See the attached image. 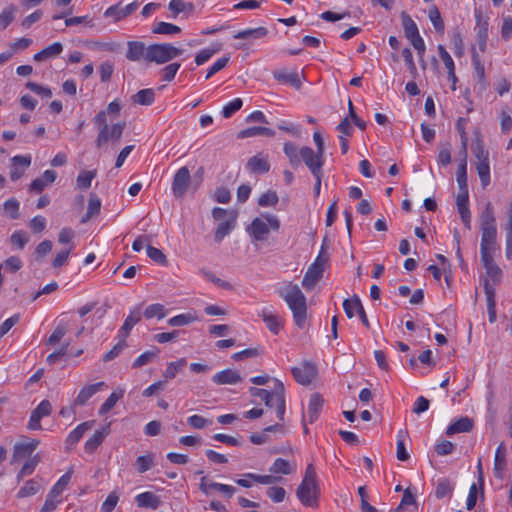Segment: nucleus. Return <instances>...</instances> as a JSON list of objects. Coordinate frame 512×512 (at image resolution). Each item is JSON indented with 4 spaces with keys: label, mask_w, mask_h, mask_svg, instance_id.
<instances>
[{
    "label": "nucleus",
    "mask_w": 512,
    "mask_h": 512,
    "mask_svg": "<svg viewBox=\"0 0 512 512\" xmlns=\"http://www.w3.org/2000/svg\"><path fill=\"white\" fill-rule=\"evenodd\" d=\"M126 127L125 122H118L113 125H104L99 130L95 145L97 148H102L109 141L118 143L122 137L123 131Z\"/></svg>",
    "instance_id": "nucleus-8"
},
{
    "label": "nucleus",
    "mask_w": 512,
    "mask_h": 512,
    "mask_svg": "<svg viewBox=\"0 0 512 512\" xmlns=\"http://www.w3.org/2000/svg\"><path fill=\"white\" fill-rule=\"evenodd\" d=\"M243 101L241 98H236L223 107L222 114L224 118H230L235 112L241 109Z\"/></svg>",
    "instance_id": "nucleus-60"
},
{
    "label": "nucleus",
    "mask_w": 512,
    "mask_h": 512,
    "mask_svg": "<svg viewBox=\"0 0 512 512\" xmlns=\"http://www.w3.org/2000/svg\"><path fill=\"white\" fill-rule=\"evenodd\" d=\"M401 21L404 30L405 37L411 41V39H416L420 37L418 27L414 20L406 13H401Z\"/></svg>",
    "instance_id": "nucleus-29"
},
{
    "label": "nucleus",
    "mask_w": 512,
    "mask_h": 512,
    "mask_svg": "<svg viewBox=\"0 0 512 512\" xmlns=\"http://www.w3.org/2000/svg\"><path fill=\"white\" fill-rule=\"evenodd\" d=\"M143 316L146 319L158 318L162 319L165 317V308L162 304L156 303L149 305L143 312Z\"/></svg>",
    "instance_id": "nucleus-53"
},
{
    "label": "nucleus",
    "mask_w": 512,
    "mask_h": 512,
    "mask_svg": "<svg viewBox=\"0 0 512 512\" xmlns=\"http://www.w3.org/2000/svg\"><path fill=\"white\" fill-rule=\"evenodd\" d=\"M187 364L185 358H180L177 361L169 362L165 371L163 372V377L166 381L172 380L176 377L177 373L180 372Z\"/></svg>",
    "instance_id": "nucleus-36"
},
{
    "label": "nucleus",
    "mask_w": 512,
    "mask_h": 512,
    "mask_svg": "<svg viewBox=\"0 0 512 512\" xmlns=\"http://www.w3.org/2000/svg\"><path fill=\"white\" fill-rule=\"evenodd\" d=\"M476 170L483 188H486L490 184L489 160L477 161Z\"/></svg>",
    "instance_id": "nucleus-45"
},
{
    "label": "nucleus",
    "mask_w": 512,
    "mask_h": 512,
    "mask_svg": "<svg viewBox=\"0 0 512 512\" xmlns=\"http://www.w3.org/2000/svg\"><path fill=\"white\" fill-rule=\"evenodd\" d=\"M291 372L299 384L307 386L316 377L317 368L312 362L305 361L299 367H292Z\"/></svg>",
    "instance_id": "nucleus-10"
},
{
    "label": "nucleus",
    "mask_w": 512,
    "mask_h": 512,
    "mask_svg": "<svg viewBox=\"0 0 512 512\" xmlns=\"http://www.w3.org/2000/svg\"><path fill=\"white\" fill-rule=\"evenodd\" d=\"M38 444L39 442L36 440L16 443L13 449L11 463L13 464L25 457L30 456L37 448Z\"/></svg>",
    "instance_id": "nucleus-16"
},
{
    "label": "nucleus",
    "mask_w": 512,
    "mask_h": 512,
    "mask_svg": "<svg viewBox=\"0 0 512 512\" xmlns=\"http://www.w3.org/2000/svg\"><path fill=\"white\" fill-rule=\"evenodd\" d=\"M109 434L108 427H104L94 432V434L85 442L84 449L88 453H93Z\"/></svg>",
    "instance_id": "nucleus-28"
},
{
    "label": "nucleus",
    "mask_w": 512,
    "mask_h": 512,
    "mask_svg": "<svg viewBox=\"0 0 512 512\" xmlns=\"http://www.w3.org/2000/svg\"><path fill=\"white\" fill-rule=\"evenodd\" d=\"M273 76L277 81L289 84L295 89H299L301 87V80L298 72L296 71L276 70L274 71Z\"/></svg>",
    "instance_id": "nucleus-25"
},
{
    "label": "nucleus",
    "mask_w": 512,
    "mask_h": 512,
    "mask_svg": "<svg viewBox=\"0 0 512 512\" xmlns=\"http://www.w3.org/2000/svg\"><path fill=\"white\" fill-rule=\"evenodd\" d=\"M328 263V256L324 252V246H322L319 255L315 261L308 267L303 280L302 286L306 290H312L316 283L322 278Z\"/></svg>",
    "instance_id": "nucleus-5"
},
{
    "label": "nucleus",
    "mask_w": 512,
    "mask_h": 512,
    "mask_svg": "<svg viewBox=\"0 0 512 512\" xmlns=\"http://www.w3.org/2000/svg\"><path fill=\"white\" fill-rule=\"evenodd\" d=\"M405 436L406 432L403 430H400L397 434V459L399 461H407L410 458V454L405 447Z\"/></svg>",
    "instance_id": "nucleus-52"
},
{
    "label": "nucleus",
    "mask_w": 512,
    "mask_h": 512,
    "mask_svg": "<svg viewBox=\"0 0 512 512\" xmlns=\"http://www.w3.org/2000/svg\"><path fill=\"white\" fill-rule=\"evenodd\" d=\"M429 18L432 22L436 31L443 33L444 32V22L442 20L441 14L437 7H433L429 10Z\"/></svg>",
    "instance_id": "nucleus-58"
},
{
    "label": "nucleus",
    "mask_w": 512,
    "mask_h": 512,
    "mask_svg": "<svg viewBox=\"0 0 512 512\" xmlns=\"http://www.w3.org/2000/svg\"><path fill=\"white\" fill-rule=\"evenodd\" d=\"M473 420L469 417H461L457 421L451 423L446 429V434L451 436L456 433L470 432L473 429Z\"/></svg>",
    "instance_id": "nucleus-26"
},
{
    "label": "nucleus",
    "mask_w": 512,
    "mask_h": 512,
    "mask_svg": "<svg viewBox=\"0 0 512 512\" xmlns=\"http://www.w3.org/2000/svg\"><path fill=\"white\" fill-rule=\"evenodd\" d=\"M126 58L130 61L146 60L148 62V46L141 41L127 42Z\"/></svg>",
    "instance_id": "nucleus-14"
},
{
    "label": "nucleus",
    "mask_w": 512,
    "mask_h": 512,
    "mask_svg": "<svg viewBox=\"0 0 512 512\" xmlns=\"http://www.w3.org/2000/svg\"><path fill=\"white\" fill-rule=\"evenodd\" d=\"M221 49L220 44L207 49L199 51L195 56V63L199 66L206 63L214 54L218 53Z\"/></svg>",
    "instance_id": "nucleus-51"
},
{
    "label": "nucleus",
    "mask_w": 512,
    "mask_h": 512,
    "mask_svg": "<svg viewBox=\"0 0 512 512\" xmlns=\"http://www.w3.org/2000/svg\"><path fill=\"white\" fill-rule=\"evenodd\" d=\"M259 316L262 318L266 327L269 329L271 333L277 335L280 332V329L282 327V321L277 314L264 308L259 313Z\"/></svg>",
    "instance_id": "nucleus-21"
},
{
    "label": "nucleus",
    "mask_w": 512,
    "mask_h": 512,
    "mask_svg": "<svg viewBox=\"0 0 512 512\" xmlns=\"http://www.w3.org/2000/svg\"><path fill=\"white\" fill-rule=\"evenodd\" d=\"M16 11L17 8L13 5L3 9V11L0 13V27L2 29L7 28L14 20Z\"/></svg>",
    "instance_id": "nucleus-55"
},
{
    "label": "nucleus",
    "mask_w": 512,
    "mask_h": 512,
    "mask_svg": "<svg viewBox=\"0 0 512 512\" xmlns=\"http://www.w3.org/2000/svg\"><path fill=\"white\" fill-rule=\"evenodd\" d=\"M123 391H120L119 393L113 392L101 405L100 407V413L104 414L109 412L116 403L123 397Z\"/></svg>",
    "instance_id": "nucleus-57"
},
{
    "label": "nucleus",
    "mask_w": 512,
    "mask_h": 512,
    "mask_svg": "<svg viewBox=\"0 0 512 512\" xmlns=\"http://www.w3.org/2000/svg\"><path fill=\"white\" fill-rule=\"evenodd\" d=\"M457 182L459 190H466L467 188V160H463L457 170Z\"/></svg>",
    "instance_id": "nucleus-59"
},
{
    "label": "nucleus",
    "mask_w": 512,
    "mask_h": 512,
    "mask_svg": "<svg viewBox=\"0 0 512 512\" xmlns=\"http://www.w3.org/2000/svg\"><path fill=\"white\" fill-rule=\"evenodd\" d=\"M68 330L69 324L67 322L60 321L54 329L53 333L47 339L46 344L52 345L58 343L65 336Z\"/></svg>",
    "instance_id": "nucleus-48"
},
{
    "label": "nucleus",
    "mask_w": 512,
    "mask_h": 512,
    "mask_svg": "<svg viewBox=\"0 0 512 512\" xmlns=\"http://www.w3.org/2000/svg\"><path fill=\"white\" fill-rule=\"evenodd\" d=\"M268 35V30L265 27H257L254 29H246L237 32L234 35L235 39H261Z\"/></svg>",
    "instance_id": "nucleus-37"
},
{
    "label": "nucleus",
    "mask_w": 512,
    "mask_h": 512,
    "mask_svg": "<svg viewBox=\"0 0 512 512\" xmlns=\"http://www.w3.org/2000/svg\"><path fill=\"white\" fill-rule=\"evenodd\" d=\"M320 488L317 481V474L313 464L306 467L305 475L296 489V496L306 507H317Z\"/></svg>",
    "instance_id": "nucleus-2"
},
{
    "label": "nucleus",
    "mask_w": 512,
    "mask_h": 512,
    "mask_svg": "<svg viewBox=\"0 0 512 512\" xmlns=\"http://www.w3.org/2000/svg\"><path fill=\"white\" fill-rule=\"evenodd\" d=\"M93 424H94L93 421H86V422L79 424L74 430H72L68 434V436L66 438V443L68 445L76 444L82 438L84 433L93 427Z\"/></svg>",
    "instance_id": "nucleus-31"
},
{
    "label": "nucleus",
    "mask_w": 512,
    "mask_h": 512,
    "mask_svg": "<svg viewBox=\"0 0 512 512\" xmlns=\"http://www.w3.org/2000/svg\"><path fill=\"white\" fill-rule=\"evenodd\" d=\"M154 456L152 453H147L145 455L139 456L135 463L134 467L138 473H144L151 469L154 466Z\"/></svg>",
    "instance_id": "nucleus-46"
},
{
    "label": "nucleus",
    "mask_w": 512,
    "mask_h": 512,
    "mask_svg": "<svg viewBox=\"0 0 512 512\" xmlns=\"http://www.w3.org/2000/svg\"><path fill=\"white\" fill-rule=\"evenodd\" d=\"M269 470L275 474L289 475L295 470V466L283 458H277Z\"/></svg>",
    "instance_id": "nucleus-41"
},
{
    "label": "nucleus",
    "mask_w": 512,
    "mask_h": 512,
    "mask_svg": "<svg viewBox=\"0 0 512 512\" xmlns=\"http://www.w3.org/2000/svg\"><path fill=\"white\" fill-rule=\"evenodd\" d=\"M278 201L279 198L276 192L267 191L260 196L258 203L262 207H273L278 203Z\"/></svg>",
    "instance_id": "nucleus-56"
},
{
    "label": "nucleus",
    "mask_w": 512,
    "mask_h": 512,
    "mask_svg": "<svg viewBox=\"0 0 512 512\" xmlns=\"http://www.w3.org/2000/svg\"><path fill=\"white\" fill-rule=\"evenodd\" d=\"M105 17H111L114 19L115 22L120 21L121 19L126 17L125 12L123 11V7L121 6V3H118L116 5L110 6L106 9L104 12Z\"/></svg>",
    "instance_id": "nucleus-61"
},
{
    "label": "nucleus",
    "mask_w": 512,
    "mask_h": 512,
    "mask_svg": "<svg viewBox=\"0 0 512 512\" xmlns=\"http://www.w3.org/2000/svg\"><path fill=\"white\" fill-rule=\"evenodd\" d=\"M267 136V137H273L275 135L274 130L267 128V127H249L247 129L241 130L238 133V138H249V137H255V136Z\"/></svg>",
    "instance_id": "nucleus-33"
},
{
    "label": "nucleus",
    "mask_w": 512,
    "mask_h": 512,
    "mask_svg": "<svg viewBox=\"0 0 512 512\" xmlns=\"http://www.w3.org/2000/svg\"><path fill=\"white\" fill-rule=\"evenodd\" d=\"M300 163L303 162L309 169L311 174H316L323 171V165L325 162L324 155L315 152L308 146L300 148Z\"/></svg>",
    "instance_id": "nucleus-9"
},
{
    "label": "nucleus",
    "mask_w": 512,
    "mask_h": 512,
    "mask_svg": "<svg viewBox=\"0 0 512 512\" xmlns=\"http://www.w3.org/2000/svg\"><path fill=\"white\" fill-rule=\"evenodd\" d=\"M212 381L217 385H235L242 381V376L233 369H224L212 377Z\"/></svg>",
    "instance_id": "nucleus-17"
},
{
    "label": "nucleus",
    "mask_w": 512,
    "mask_h": 512,
    "mask_svg": "<svg viewBox=\"0 0 512 512\" xmlns=\"http://www.w3.org/2000/svg\"><path fill=\"white\" fill-rule=\"evenodd\" d=\"M497 249V239L481 240L480 256L481 259L494 258Z\"/></svg>",
    "instance_id": "nucleus-43"
},
{
    "label": "nucleus",
    "mask_w": 512,
    "mask_h": 512,
    "mask_svg": "<svg viewBox=\"0 0 512 512\" xmlns=\"http://www.w3.org/2000/svg\"><path fill=\"white\" fill-rule=\"evenodd\" d=\"M183 50L171 43H159L148 46V62L164 64L180 56Z\"/></svg>",
    "instance_id": "nucleus-6"
},
{
    "label": "nucleus",
    "mask_w": 512,
    "mask_h": 512,
    "mask_svg": "<svg viewBox=\"0 0 512 512\" xmlns=\"http://www.w3.org/2000/svg\"><path fill=\"white\" fill-rule=\"evenodd\" d=\"M148 257L157 264L166 266L168 264L166 255L158 248L151 245L146 247Z\"/></svg>",
    "instance_id": "nucleus-54"
},
{
    "label": "nucleus",
    "mask_w": 512,
    "mask_h": 512,
    "mask_svg": "<svg viewBox=\"0 0 512 512\" xmlns=\"http://www.w3.org/2000/svg\"><path fill=\"white\" fill-rule=\"evenodd\" d=\"M96 170L82 171L76 179V184L79 189H88L91 186L92 180L96 177Z\"/></svg>",
    "instance_id": "nucleus-50"
},
{
    "label": "nucleus",
    "mask_w": 512,
    "mask_h": 512,
    "mask_svg": "<svg viewBox=\"0 0 512 512\" xmlns=\"http://www.w3.org/2000/svg\"><path fill=\"white\" fill-rule=\"evenodd\" d=\"M235 219L231 217L229 220L220 222L215 230L214 239L216 242H221L231 230L234 228Z\"/></svg>",
    "instance_id": "nucleus-40"
},
{
    "label": "nucleus",
    "mask_w": 512,
    "mask_h": 512,
    "mask_svg": "<svg viewBox=\"0 0 512 512\" xmlns=\"http://www.w3.org/2000/svg\"><path fill=\"white\" fill-rule=\"evenodd\" d=\"M278 295L291 310L296 326L303 329L307 320V300L300 287L289 282L278 289Z\"/></svg>",
    "instance_id": "nucleus-1"
},
{
    "label": "nucleus",
    "mask_w": 512,
    "mask_h": 512,
    "mask_svg": "<svg viewBox=\"0 0 512 512\" xmlns=\"http://www.w3.org/2000/svg\"><path fill=\"white\" fill-rule=\"evenodd\" d=\"M454 490L453 483L448 478H441L437 481L435 496L438 499L450 496Z\"/></svg>",
    "instance_id": "nucleus-39"
},
{
    "label": "nucleus",
    "mask_w": 512,
    "mask_h": 512,
    "mask_svg": "<svg viewBox=\"0 0 512 512\" xmlns=\"http://www.w3.org/2000/svg\"><path fill=\"white\" fill-rule=\"evenodd\" d=\"M481 263L486 271L483 278V286L485 287L486 283H488L495 290L494 287L501 282L502 270L494 262V258L481 259Z\"/></svg>",
    "instance_id": "nucleus-11"
},
{
    "label": "nucleus",
    "mask_w": 512,
    "mask_h": 512,
    "mask_svg": "<svg viewBox=\"0 0 512 512\" xmlns=\"http://www.w3.org/2000/svg\"><path fill=\"white\" fill-rule=\"evenodd\" d=\"M190 178V171L187 167L177 170L172 181V193L176 198H182L185 195Z\"/></svg>",
    "instance_id": "nucleus-12"
},
{
    "label": "nucleus",
    "mask_w": 512,
    "mask_h": 512,
    "mask_svg": "<svg viewBox=\"0 0 512 512\" xmlns=\"http://www.w3.org/2000/svg\"><path fill=\"white\" fill-rule=\"evenodd\" d=\"M52 411L51 403L48 400H43L40 404L32 411L28 428L30 430L41 429L40 421L43 417L49 416Z\"/></svg>",
    "instance_id": "nucleus-13"
},
{
    "label": "nucleus",
    "mask_w": 512,
    "mask_h": 512,
    "mask_svg": "<svg viewBox=\"0 0 512 512\" xmlns=\"http://www.w3.org/2000/svg\"><path fill=\"white\" fill-rule=\"evenodd\" d=\"M324 404V399L318 393H313L310 396L308 404V420L309 423H313L317 420Z\"/></svg>",
    "instance_id": "nucleus-27"
},
{
    "label": "nucleus",
    "mask_w": 512,
    "mask_h": 512,
    "mask_svg": "<svg viewBox=\"0 0 512 512\" xmlns=\"http://www.w3.org/2000/svg\"><path fill=\"white\" fill-rule=\"evenodd\" d=\"M283 151L292 167L295 168L300 165V148H298L294 143L285 142L283 146Z\"/></svg>",
    "instance_id": "nucleus-35"
},
{
    "label": "nucleus",
    "mask_w": 512,
    "mask_h": 512,
    "mask_svg": "<svg viewBox=\"0 0 512 512\" xmlns=\"http://www.w3.org/2000/svg\"><path fill=\"white\" fill-rule=\"evenodd\" d=\"M159 349L154 348L153 350L145 351L139 357H137L132 363L133 368H140L158 357Z\"/></svg>",
    "instance_id": "nucleus-49"
},
{
    "label": "nucleus",
    "mask_w": 512,
    "mask_h": 512,
    "mask_svg": "<svg viewBox=\"0 0 512 512\" xmlns=\"http://www.w3.org/2000/svg\"><path fill=\"white\" fill-rule=\"evenodd\" d=\"M104 387L105 383L103 381L83 387L74 400V405L84 406L93 395L102 390Z\"/></svg>",
    "instance_id": "nucleus-20"
},
{
    "label": "nucleus",
    "mask_w": 512,
    "mask_h": 512,
    "mask_svg": "<svg viewBox=\"0 0 512 512\" xmlns=\"http://www.w3.org/2000/svg\"><path fill=\"white\" fill-rule=\"evenodd\" d=\"M141 317L142 314L140 308L131 311L118 332L119 339L125 341L126 337L129 335L132 328L141 320Z\"/></svg>",
    "instance_id": "nucleus-23"
},
{
    "label": "nucleus",
    "mask_w": 512,
    "mask_h": 512,
    "mask_svg": "<svg viewBox=\"0 0 512 512\" xmlns=\"http://www.w3.org/2000/svg\"><path fill=\"white\" fill-rule=\"evenodd\" d=\"M485 295L487 300V310L489 315V321L491 323L496 321V302H495V290L490 287L488 283L485 285Z\"/></svg>",
    "instance_id": "nucleus-38"
},
{
    "label": "nucleus",
    "mask_w": 512,
    "mask_h": 512,
    "mask_svg": "<svg viewBox=\"0 0 512 512\" xmlns=\"http://www.w3.org/2000/svg\"><path fill=\"white\" fill-rule=\"evenodd\" d=\"M247 168L252 173L264 174L269 171L270 164L268 162L267 156H264L262 154H257L248 160Z\"/></svg>",
    "instance_id": "nucleus-24"
},
{
    "label": "nucleus",
    "mask_w": 512,
    "mask_h": 512,
    "mask_svg": "<svg viewBox=\"0 0 512 512\" xmlns=\"http://www.w3.org/2000/svg\"><path fill=\"white\" fill-rule=\"evenodd\" d=\"M100 208H101V200L99 199V197H97L95 194H90L88 206H87V212H86L85 216L82 218L81 222L85 223L91 217L99 214Z\"/></svg>",
    "instance_id": "nucleus-42"
},
{
    "label": "nucleus",
    "mask_w": 512,
    "mask_h": 512,
    "mask_svg": "<svg viewBox=\"0 0 512 512\" xmlns=\"http://www.w3.org/2000/svg\"><path fill=\"white\" fill-rule=\"evenodd\" d=\"M41 488V484L36 479H30L25 482V484L19 489L17 493V498L22 499L26 497H30L39 492Z\"/></svg>",
    "instance_id": "nucleus-34"
},
{
    "label": "nucleus",
    "mask_w": 512,
    "mask_h": 512,
    "mask_svg": "<svg viewBox=\"0 0 512 512\" xmlns=\"http://www.w3.org/2000/svg\"><path fill=\"white\" fill-rule=\"evenodd\" d=\"M479 220L481 240L497 239L496 218L494 208L490 202L486 203Z\"/></svg>",
    "instance_id": "nucleus-7"
},
{
    "label": "nucleus",
    "mask_w": 512,
    "mask_h": 512,
    "mask_svg": "<svg viewBox=\"0 0 512 512\" xmlns=\"http://www.w3.org/2000/svg\"><path fill=\"white\" fill-rule=\"evenodd\" d=\"M127 346L126 341L119 339V342L103 356L104 362H109L120 355L123 349Z\"/></svg>",
    "instance_id": "nucleus-63"
},
{
    "label": "nucleus",
    "mask_w": 512,
    "mask_h": 512,
    "mask_svg": "<svg viewBox=\"0 0 512 512\" xmlns=\"http://www.w3.org/2000/svg\"><path fill=\"white\" fill-rule=\"evenodd\" d=\"M40 462L39 455H35L31 458H29L24 465L22 466L21 470L17 474V482H20L24 477L31 475L38 463Z\"/></svg>",
    "instance_id": "nucleus-44"
},
{
    "label": "nucleus",
    "mask_w": 512,
    "mask_h": 512,
    "mask_svg": "<svg viewBox=\"0 0 512 512\" xmlns=\"http://www.w3.org/2000/svg\"><path fill=\"white\" fill-rule=\"evenodd\" d=\"M155 100V92L153 89L146 88L138 91L131 97V101L138 105L149 106Z\"/></svg>",
    "instance_id": "nucleus-32"
},
{
    "label": "nucleus",
    "mask_w": 512,
    "mask_h": 512,
    "mask_svg": "<svg viewBox=\"0 0 512 512\" xmlns=\"http://www.w3.org/2000/svg\"><path fill=\"white\" fill-rule=\"evenodd\" d=\"M274 382L275 385L272 391L263 389V394H260L257 397L264 401L267 407L274 408L276 410L278 420L283 422L286 410L285 387L283 382L278 379H275Z\"/></svg>",
    "instance_id": "nucleus-3"
},
{
    "label": "nucleus",
    "mask_w": 512,
    "mask_h": 512,
    "mask_svg": "<svg viewBox=\"0 0 512 512\" xmlns=\"http://www.w3.org/2000/svg\"><path fill=\"white\" fill-rule=\"evenodd\" d=\"M135 502L139 507L157 509L160 506V499L152 492H143L135 497Z\"/></svg>",
    "instance_id": "nucleus-30"
},
{
    "label": "nucleus",
    "mask_w": 512,
    "mask_h": 512,
    "mask_svg": "<svg viewBox=\"0 0 512 512\" xmlns=\"http://www.w3.org/2000/svg\"><path fill=\"white\" fill-rule=\"evenodd\" d=\"M284 433V426L281 423L270 425L262 430L260 433H253L250 435V441L255 445L265 444L270 441L269 433Z\"/></svg>",
    "instance_id": "nucleus-19"
},
{
    "label": "nucleus",
    "mask_w": 512,
    "mask_h": 512,
    "mask_svg": "<svg viewBox=\"0 0 512 512\" xmlns=\"http://www.w3.org/2000/svg\"><path fill=\"white\" fill-rule=\"evenodd\" d=\"M25 86L27 89L31 90L42 98H50L52 96V91L48 87L42 86L35 82H27Z\"/></svg>",
    "instance_id": "nucleus-62"
},
{
    "label": "nucleus",
    "mask_w": 512,
    "mask_h": 512,
    "mask_svg": "<svg viewBox=\"0 0 512 512\" xmlns=\"http://www.w3.org/2000/svg\"><path fill=\"white\" fill-rule=\"evenodd\" d=\"M280 228V220L276 215L265 213L255 218L248 227V233L256 241L266 240L270 229L278 231Z\"/></svg>",
    "instance_id": "nucleus-4"
},
{
    "label": "nucleus",
    "mask_w": 512,
    "mask_h": 512,
    "mask_svg": "<svg viewBox=\"0 0 512 512\" xmlns=\"http://www.w3.org/2000/svg\"><path fill=\"white\" fill-rule=\"evenodd\" d=\"M62 51L63 45L60 42H54L53 44L34 54L33 59L36 62L47 61L49 59L56 58L62 53Z\"/></svg>",
    "instance_id": "nucleus-22"
},
{
    "label": "nucleus",
    "mask_w": 512,
    "mask_h": 512,
    "mask_svg": "<svg viewBox=\"0 0 512 512\" xmlns=\"http://www.w3.org/2000/svg\"><path fill=\"white\" fill-rule=\"evenodd\" d=\"M506 446L504 443H500L496 449L494 457V476L500 480L504 477V471L506 469Z\"/></svg>",
    "instance_id": "nucleus-18"
},
{
    "label": "nucleus",
    "mask_w": 512,
    "mask_h": 512,
    "mask_svg": "<svg viewBox=\"0 0 512 512\" xmlns=\"http://www.w3.org/2000/svg\"><path fill=\"white\" fill-rule=\"evenodd\" d=\"M152 32L155 34H167V35H173L178 34L181 32V28L177 25L168 23V22H157L153 28Z\"/></svg>",
    "instance_id": "nucleus-47"
},
{
    "label": "nucleus",
    "mask_w": 512,
    "mask_h": 512,
    "mask_svg": "<svg viewBox=\"0 0 512 512\" xmlns=\"http://www.w3.org/2000/svg\"><path fill=\"white\" fill-rule=\"evenodd\" d=\"M10 241L13 245H16L19 249H23L24 246L29 241V236L24 231H15L11 237Z\"/></svg>",
    "instance_id": "nucleus-64"
},
{
    "label": "nucleus",
    "mask_w": 512,
    "mask_h": 512,
    "mask_svg": "<svg viewBox=\"0 0 512 512\" xmlns=\"http://www.w3.org/2000/svg\"><path fill=\"white\" fill-rule=\"evenodd\" d=\"M11 162L10 178L16 181L24 175L25 170L31 165V157L17 155L11 159Z\"/></svg>",
    "instance_id": "nucleus-15"
}]
</instances>
